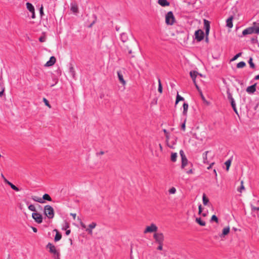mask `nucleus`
I'll use <instances>...</instances> for the list:
<instances>
[{
    "label": "nucleus",
    "mask_w": 259,
    "mask_h": 259,
    "mask_svg": "<svg viewBox=\"0 0 259 259\" xmlns=\"http://www.w3.org/2000/svg\"><path fill=\"white\" fill-rule=\"evenodd\" d=\"M231 160H230V159H229L225 162V164L226 166V170L227 171L229 170L230 166L231 165Z\"/></svg>",
    "instance_id": "obj_30"
},
{
    "label": "nucleus",
    "mask_w": 259,
    "mask_h": 259,
    "mask_svg": "<svg viewBox=\"0 0 259 259\" xmlns=\"http://www.w3.org/2000/svg\"><path fill=\"white\" fill-rule=\"evenodd\" d=\"M178 157V154L176 152H171L170 155V160L172 162H176Z\"/></svg>",
    "instance_id": "obj_21"
},
{
    "label": "nucleus",
    "mask_w": 259,
    "mask_h": 259,
    "mask_svg": "<svg viewBox=\"0 0 259 259\" xmlns=\"http://www.w3.org/2000/svg\"><path fill=\"white\" fill-rule=\"evenodd\" d=\"M56 62V59L55 57L52 56L50 60L45 64V67H51L54 65Z\"/></svg>",
    "instance_id": "obj_14"
},
{
    "label": "nucleus",
    "mask_w": 259,
    "mask_h": 259,
    "mask_svg": "<svg viewBox=\"0 0 259 259\" xmlns=\"http://www.w3.org/2000/svg\"><path fill=\"white\" fill-rule=\"evenodd\" d=\"M158 227L154 223H151L149 225L146 226L143 231L144 235L149 233H155L158 231Z\"/></svg>",
    "instance_id": "obj_1"
},
{
    "label": "nucleus",
    "mask_w": 259,
    "mask_h": 259,
    "mask_svg": "<svg viewBox=\"0 0 259 259\" xmlns=\"http://www.w3.org/2000/svg\"><path fill=\"white\" fill-rule=\"evenodd\" d=\"M157 249L158 250H162V245L161 244H160V245L158 246V247H157Z\"/></svg>",
    "instance_id": "obj_56"
},
{
    "label": "nucleus",
    "mask_w": 259,
    "mask_h": 259,
    "mask_svg": "<svg viewBox=\"0 0 259 259\" xmlns=\"http://www.w3.org/2000/svg\"><path fill=\"white\" fill-rule=\"evenodd\" d=\"M39 12H40V16H42L44 15L43 6H41V7L40 8Z\"/></svg>",
    "instance_id": "obj_49"
},
{
    "label": "nucleus",
    "mask_w": 259,
    "mask_h": 259,
    "mask_svg": "<svg viewBox=\"0 0 259 259\" xmlns=\"http://www.w3.org/2000/svg\"><path fill=\"white\" fill-rule=\"evenodd\" d=\"M181 128L184 131L186 130V120H185L184 122L182 124Z\"/></svg>",
    "instance_id": "obj_47"
},
{
    "label": "nucleus",
    "mask_w": 259,
    "mask_h": 259,
    "mask_svg": "<svg viewBox=\"0 0 259 259\" xmlns=\"http://www.w3.org/2000/svg\"><path fill=\"white\" fill-rule=\"evenodd\" d=\"M159 147L160 150L161 151H163V148H162V146L161 144H159Z\"/></svg>",
    "instance_id": "obj_58"
},
{
    "label": "nucleus",
    "mask_w": 259,
    "mask_h": 259,
    "mask_svg": "<svg viewBox=\"0 0 259 259\" xmlns=\"http://www.w3.org/2000/svg\"><path fill=\"white\" fill-rule=\"evenodd\" d=\"M158 91L160 93H162V87L160 79H158Z\"/></svg>",
    "instance_id": "obj_34"
},
{
    "label": "nucleus",
    "mask_w": 259,
    "mask_h": 259,
    "mask_svg": "<svg viewBox=\"0 0 259 259\" xmlns=\"http://www.w3.org/2000/svg\"><path fill=\"white\" fill-rule=\"evenodd\" d=\"M208 151L205 152L203 154V162L204 163H207V153Z\"/></svg>",
    "instance_id": "obj_32"
},
{
    "label": "nucleus",
    "mask_w": 259,
    "mask_h": 259,
    "mask_svg": "<svg viewBox=\"0 0 259 259\" xmlns=\"http://www.w3.org/2000/svg\"><path fill=\"white\" fill-rule=\"evenodd\" d=\"M184 100V98L181 96L179 95V94L178 93L177 98H176V104H177L180 101H183Z\"/></svg>",
    "instance_id": "obj_31"
},
{
    "label": "nucleus",
    "mask_w": 259,
    "mask_h": 259,
    "mask_svg": "<svg viewBox=\"0 0 259 259\" xmlns=\"http://www.w3.org/2000/svg\"><path fill=\"white\" fill-rule=\"evenodd\" d=\"M46 248L49 249V251L53 254L54 257L56 255H60L59 251L56 248L53 244H48Z\"/></svg>",
    "instance_id": "obj_7"
},
{
    "label": "nucleus",
    "mask_w": 259,
    "mask_h": 259,
    "mask_svg": "<svg viewBox=\"0 0 259 259\" xmlns=\"http://www.w3.org/2000/svg\"><path fill=\"white\" fill-rule=\"evenodd\" d=\"M71 10L74 13L78 12V7L76 5H72L71 7Z\"/></svg>",
    "instance_id": "obj_27"
},
{
    "label": "nucleus",
    "mask_w": 259,
    "mask_h": 259,
    "mask_svg": "<svg viewBox=\"0 0 259 259\" xmlns=\"http://www.w3.org/2000/svg\"><path fill=\"white\" fill-rule=\"evenodd\" d=\"M97 226V224L95 222H92L91 223L88 227L86 228L85 231L88 232V233L90 235L93 234V230Z\"/></svg>",
    "instance_id": "obj_13"
},
{
    "label": "nucleus",
    "mask_w": 259,
    "mask_h": 259,
    "mask_svg": "<svg viewBox=\"0 0 259 259\" xmlns=\"http://www.w3.org/2000/svg\"><path fill=\"white\" fill-rule=\"evenodd\" d=\"M188 107H189V106H188V104L187 103H184V104L183 105V114L184 115H186L187 114Z\"/></svg>",
    "instance_id": "obj_22"
},
{
    "label": "nucleus",
    "mask_w": 259,
    "mask_h": 259,
    "mask_svg": "<svg viewBox=\"0 0 259 259\" xmlns=\"http://www.w3.org/2000/svg\"><path fill=\"white\" fill-rule=\"evenodd\" d=\"M28 209L32 211H36V208L35 206L33 204H30L28 206Z\"/></svg>",
    "instance_id": "obj_41"
},
{
    "label": "nucleus",
    "mask_w": 259,
    "mask_h": 259,
    "mask_svg": "<svg viewBox=\"0 0 259 259\" xmlns=\"http://www.w3.org/2000/svg\"><path fill=\"white\" fill-rule=\"evenodd\" d=\"M214 164V163L212 162V163H211V164L207 167V169H209L211 168L212 166Z\"/></svg>",
    "instance_id": "obj_60"
},
{
    "label": "nucleus",
    "mask_w": 259,
    "mask_h": 259,
    "mask_svg": "<svg viewBox=\"0 0 259 259\" xmlns=\"http://www.w3.org/2000/svg\"><path fill=\"white\" fill-rule=\"evenodd\" d=\"M55 259H60V255H56L54 257Z\"/></svg>",
    "instance_id": "obj_61"
},
{
    "label": "nucleus",
    "mask_w": 259,
    "mask_h": 259,
    "mask_svg": "<svg viewBox=\"0 0 259 259\" xmlns=\"http://www.w3.org/2000/svg\"><path fill=\"white\" fill-rule=\"evenodd\" d=\"M258 208H259V207H256L254 206H251V209L252 210H257Z\"/></svg>",
    "instance_id": "obj_54"
},
{
    "label": "nucleus",
    "mask_w": 259,
    "mask_h": 259,
    "mask_svg": "<svg viewBox=\"0 0 259 259\" xmlns=\"http://www.w3.org/2000/svg\"><path fill=\"white\" fill-rule=\"evenodd\" d=\"M204 32L201 29L197 30L195 32V37L198 41H201L204 38Z\"/></svg>",
    "instance_id": "obj_10"
},
{
    "label": "nucleus",
    "mask_w": 259,
    "mask_h": 259,
    "mask_svg": "<svg viewBox=\"0 0 259 259\" xmlns=\"http://www.w3.org/2000/svg\"><path fill=\"white\" fill-rule=\"evenodd\" d=\"M246 65V64L243 61H241L239 63H238L237 64V67L238 68H243L244 67H245Z\"/></svg>",
    "instance_id": "obj_29"
},
{
    "label": "nucleus",
    "mask_w": 259,
    "mask_h": 259,
    "mask_svg": "<svg viewBox=\"0 0 259 259\" xmlns=\"http://www.w3.org/2000/svg\"><path fill=\"white\" fill-rule=\"evenodd\" d=\"M42 200H48L49 201H52V198L50 196V195L48 194H45L43 195L42 196Z\"/></svg>",
    "instance_id": "obj_28"
},
{
    "label": "nucleus",
    "mask_w": 259,
    "mask_h": 259,
    "mask_svg": "<svg viewBox=\"0 0 259 259\" xmlns=\"http://www.w3.org/2000/svg\"><path fill=\"white\" fill-rule=\"evenodd\" d=\"M2 80V75L1 74H0V87H2L3 85Z\"/></svg>",
    "instance_id": "obj_55"
},
{
    "label": "nucleus",
    "mask_w": 259,
    "mask_h": 259,
    "mask_svg": "<svg viewBox=\"0 0 259 259\" xmlns=\"http://www.w3.org/2000/svg\"><path fill=\"white\" fill-rule=\"evenodd\" d=\"M70 230H67L66 232V234L67 235H69L70 234Z\"/></svg>",
    "instance_id": "obj_62"
},
{
    "label": "nucleus",
    "mask_w": 259,
    "mask_h": 259,
    "mask_svg": "<svg viewBox=\"0 0 259 259\" xmlns=\"http://www.w3.org/2000/svg\"><path fill=\"white\" fill-rule=\"evenodd\" d=\"M163 131L165 134V139H168L171 136L170 134L165 129H164Z\"/></svg>",
    "instance_id": "obj_42"
},
{
    "label": "nucleus",
    "mask_w": 259,
    "mask_h": 259,
    "mask_svg": "<svg viewBox=\"0 0 259 259\" xmlns=\"http://www.w3.org/2000/svg\"><path fill=\"white\" fill-rule=\"evenodd\" d=\"M70 215L72 216L74 220H75L76 218V214L75 213H71Z\"/></svg>",
    "instance_id": "obj_51"
},
{
    "label": "nucleus",
    "mask_w": 259,
    "mask_h": 259,
    "mask_svg": "<svg viewBox=\"0 0 259 259\" xmlns=\"http://www.w3.org/2000/svg\"><path fill=\"white\" fill-rule=\"evenodd\" d=\"M180 154L181 159H182L181 168L182 169H185V167L188 164V159H187L186 156L185 155V153H184L183 150H181L180 151Z\"/></svg>",
    "instance_id": "obj_8"
},
{
    "label": "nucleus",
    "mask_w": 259,
    "mask_h": 259,
    "mask_svg": "<svg viewBox=\"0 0 259 259\" xmlns=\"http://www.w3.org/2000/svg\"><path fill=\"white\" fill-rule=\"evenodd\" d=\"M255 79H259V74L255 77Z\"/></svg>",
    "instance_id": "obj_64"
},
{
    "label": "nucleus",
    "mask_w": 259,
    "mask_h": 259,
    "mask_svg": "<svg viewBox=\"0 0 259 259\" xmlns=\"http://www.w3.org/2000/svg\"><path fill=\"white\" fill-rule=\"evenodd\" d=\"M198 209H199V211H198V213L199 214H200L201 212H202V207H201V205H200L198 207Z\"/></svg>",
    "instance_id": "obj_52"
},
{
    "label": "nucleus",
    "mask_w": 259,
    "mask_h": 259,
    "mask_svg": "<svg viewBox=\"0 0 259 259\" xmlns=\"http://www.w3.org/2000/svg\"><path fill=\"white\" fill-rule=\"evenodd\" d=\"M230 232V227H226L223 229L222 236H225L228 234Z\"/></svg>",
    "instance_id": "obj_25"
},
{
    "label": "nucleus",
    "mask_w": 259,
    "mask_h": 259,
    "mask_svg": "<svg viewBox=\"0 0 259 259\" xmlns=\"http://www.w3.org/2000/svg\"><path fill=\"white\" fill-rule=\"evenodd\" d=\"M233 17L232 16H230L226 21L227 23V26L229 28H232L233 27Z\"/></svg>",
    "instance_id": "obj_17"
},
{
    "label": "nucleus",
    "mask_w": 259,
    "mask_h": 259,
    "mask_svg": "<svg viewBox=\"0 0 259 259\" xmlns=\"http://www.w3.org/2000/svg\"><path fill=\"white\" fill-rule=\"evenodd\" d=\"M199 94L201 96V98L202 99V100H203V101L206 103L207 104H208V102L206 101V100L205 99V97H204V96L203 95V94L202 93V91H199Z\"/></svg>",
    "instance_id": "obj_36"
},
{
    "label": "nucleus",
    "mask_w": 259,
    "mask_h": 259,
    "mask_svg": "<svg viewBox=\"0 0 259 259\" xmlns=\"http://www.w3.org/2000/svg\"><path fill=\"white\" fill-rule=\"evenodd\" d=\"M243 184H244L243 181H241V186L238 189V191L240 193H242V191L245 189V187L244 186Z\"/></svg>",
    "instance_id": "obj_33"
},
{
    "label": "nucleus",
    "mask_w": 259,
    "mask_h": 259,
    "mask_svg": "<svg viewBox=\"0 0 259 259\" xmlns=\"http://www.w3.org/2000/svg\"><path fill=\"white\" fill-rule=\"evenodd\" d=\"M3 180H4V182L5 183H6V184H7V183L9 182V181H8V180L6 178H5L3 179Z\"/></svg>",
    "instance_id": "obj_59"
},
{
    "label": "nucleus",
    "mask_w": 259,
    "mask_h": 259,
    "mask_svg": "<svg viewBox=\"0 0 259 259\" xmlns=\"http://www.w3.org/2000/svg\"><path fill=\"white\" fill-rule=\"evenodd\" d=\"M7 184L9 185L10 187H11L13 185V184L11 182H9L7 183Z\"/></svg>",
    "instance_id": "obj_63"
},
{
    "label": "nucleus",
    "mask_w": 259,
    "mask_h": 259,
    "mask_svg": "<svg viewBox=\"0 0 259 259\" xmlns=\"http://www.w3.org/2000/svg\"><path fill=\"white\" fill-rule=\"evenodd\" d=\"M168 192L170 194H174L176 192V189L175 187H171L168 190Z\"/></svg>",
    "instance_id": "obj_37"
},
{
    "label": "nucleus",
    "mask_w": 259,
    "mask_h": 259,
    "mask_svg": "<svg viewBox=\"0 0 259 259\" xmlns=\"http://www.w3.org/2000/svg\"><path fill=\"white\" fill-rule=\"evenodd\" d=\"M227 93L228 95V98L230 100V101L231 102L232 101H234V100L233 98L232 97L231 94L230 92L229 89H228Z\"/></svg>",
    "instance_id": "obj_35"
},
{
    "label": "nucleus",
    "mask_w": 259,
    "mask_h": 259,
    "mask_svg": "<svg viewBox=\"0 0 259 259\" xmlns=\"http://www.w3.org/2000/svg\"><path fill=\"white\" fill-rule=\"evenodd\" d=\"M32 199L34 201L38 202L40 203H44V201L42 200V198L39 197L38 196H33L32 197Z\"/></svg>",
    "instance_id": "obj_20"
},
{
    "label": "nucleus",
    "mask_w": 259,
    "mask_h": 259,
    "mask_svg": "<svg viewBox=\"0 0 259 259\" xmlns=\"http://www.w3.org/2000/svg\"><path fill=\"white\" fill-rule=\"evenodd\" d=\"M44 213L49 219H53L54 217V210L53 208L47 205L44 207Z\"/></svg>",
    "instance_id": "obj_4"
},
{
    "label": "nucleus",
    "mask_w": 259,
    "mask_h": 259,
    "mask_svg": "<svg viewBox=\"0 0 259 259\" xmlns=\"http://www.w3.org/2000/svg\"><path fill=\"white\" fill-rule=\"evenodd\" d=\"M188 174H191L193 173V170L192 168H190L189 170L186 171Z\"/></svg>",
    "instance_id": "obj_53"
},
{
    "label": "nucleus",
    "mask_w": 259,
    "mask_h": 259,
    "mask_svg": "<svg viewBox=\"0 0 259 259\" xmlns=\"http://www.w3.org/2000/svg\"><path fill=\"white\" fill-rule=\"evenodd\" d=\"M241 54L242 53H239L238 54H237V55H236L231 60V61H234L235 60H236L238 58H239V57H240L241 56Z\"/></svg>",
    "instance_id": "obj_44"
},
{
    "label": "nucleus",
    "mask_w": 259,
    "mask_h": 259,
    "mask_svg": "<svg viewBox=\"0 0 259 259\" xmlns=\"http://www.w3.org/2000/svg\"><path fill=\"white\" fill-rule=\"evenodd\" d=\"M204 28L205 29V35H206V41H208V35L209 33V29H210V23L209 22L206 20L204 19Z\"/></svg>",
    "instance_id": "obj_9"
},
{
    "label": "nucleus",
    "mask_w": 259,
    "mask_h": 259,
    "mask_svg": "<svg viewBox=\"0 0 259 259\" xmlns=\"http://www.w3.org/2000/svg\"><path fill=\"white\" fill-rule=\"evenodd\" d=\"M231 106H232L233 108H235L236 107V105H235L234 100L231 101Z\"/></svg>",
    "instance_id": "obj_50"
},
{
    "label": "nucleus",
    "mask_w": 259,
    "mask_h": 259,
    "mask_svg": "<svg viewBox=\"0 0 259 259\" xmlns=\"http://www.w3.org/2000/svg\"><path fill=\"white\" fill-rule=\"evenodd\" d=\"M43 101L45 103V104L49 108H51V106L50 104L49 101L47 100V99L45 98H43Z\"/></svg>",
    "instance_id": "obj_39"
},
{
    "label": "nucleus",
    "mask_w": 259,
    "mask_h": 259,
    "mask_svg": "<svg viewBox=\"0 0 259 259\" xmlns=\"http://www.w3.org/2000/svg\"><path fill=\"white\" fill-rule=\"evenodd\" d=\"M69 71H70V72L71 73L72 76L73 77H74L75 75V70H74V68H73V66H71L69 68Z\"/></svg>",
    "instance_id": "obj_38"
},
{
    "label": "nucleus",
    "mask_w": 259,
    "mask_h": 259,
    "mask_svg": "<svg viewBox=\"0 0 259 259\" xmlns=\"http://www.w3.org/2000/svg\"><path fill=\"white\" fill-rule=\"evenodd\" d=\"M26 8L27 10L32 13L31 18L32 19L35 18V9L33 6L30 3H27L26 4Z\"/></svg>",
    "instance_id": "obj_12"
},
{
    "label": "nucleus",
    "mask_w": 259,
    "mask_h": 259,
    "mask_svg": "<svg viewBox=\"0 0 259 259\" xmlns=\"http://www.w3.org/2000/svg\"><path fill=\"white\" fill-rule=\"evenodd\" d=\"M248 63H249V65L251 68H254L255 65H254V63L252 62V58H250Z\"/></svg>",
    "instance_id": "obj_43"
},
{
    "label": "nucleus",
    "mask_w": 259,
    "mask_h": 259,
    "mask_svg": "<svg viewBox=\"0 0 259 259\" xmlns=\"http://www.w3.org/2000/svg\"><path fill=\"white\" fill-rule=\"evenodd\" d=\"M117 75H118V79H119L120 82L123 85H125L126 84V82L124 80L123 76L122 74H121V73L120 71H118L117 72Z\"/></svg>",
    "instance_id": "obj_18"
},
{
    "label": "nucleus",
    "mask_w": 259,
    "mask_h": 259,
    "mask_svg": "<svg viewBox=\"0 0 259 259\" xmlns=\"http://www.w3.org/2000/svg\"><path fill=\"white\" fill-rule=\"evenodd\" d=\"M196 222L201 226H205V222L203 221L200 218H196Z\"/></svg>",
    "instance_id": "obj_24"
},
{
    "label": "nucleus",
    "mask_w": 259,
    "mask_h": 259,
    "mask_svg": "<svg viewBox=\"0 0 259 259\" xmlns=\"http://www.w3.org/2000/svg\"><path fill=\"white\" fill-rule=\"evenodd\" d=\"M202 201L204 205H207L209 202L208 198L206 196L205 194H203L202 197Z\"/></svg>",
    "instance_id": "obj_23"
},
{
    "label": "nucleus",
    "mask_w": 259,
    "mask_h": 259,
    "mask_svg": "<svg viewBox=\"0 0 259 259\" xmlns=\"http://www.w3.org/2000/svg\"><path fill=\"white\" fill-rule=\"evenodd\" d=\"M32 217L35 220V221L38 224H40L42 222V215L39 213H37V212L32 213Z\"/></svg>",
    "instance_id": "obj_11"
},
{
    "label": "nucleus",
    "mask_w": 259,
    "mask_h": 259,
    "mask_svg": "<svg viewBox=\"0 0 259 259\" xmlns=\"http://www.w3.org/2000/svg\"><path fill=\"white\" fill-rule=\"evenodd\" d=\"M175 22V18L171 11L168 12L165 16V23L167 25H172Z\"/></svg>",
    "instance_id": "obj_5"
},
{
    "label": "nucleus",
    "mask_w": 259,
    "mask_h": 259,
    "mask_svg": "<svg viewBox=\"0 0 259 259\" xmlns=\"http://www.w3.org/2000/svg\"><path fill=\"white\" fill-rule=\"evenodd\" d=\"M196 89H197L198 91L199 92V91H201L199 89V88L198 87V86L197 85L196 82H195V83H194Z\"/></svg>",
    "instance_id": "obj_57"
},
{
    "label": "nucleus",
    "mask_w": 259,
    "mask_h": 259,
    "mask_svg": "<svg viewBox=\"0 0 259 259\" xmlns=\"http://www.w3.org/2000/svg\"><path fill=\"white\" fill-rule=\"evenodd\" d=\"M253 33L257 34L259 33V26H254L244 29L242 32V34L243 35H245L247 34H252Z\"/></svg>",
    "instance_id": "obj_3"
},
{
    "label": "nucleus",
    "mask_w": 259,
    "mask_h": 259,
    "mask_svg": "<svg viewBox=\"0 0 259 259\" xmlns=\"http://www.w3.org/2000/svg\"><path fill=\"white\" fill-rule=\"evenodd\" d=\"M55 231L56 232V234L55 237V241H58L61 239L62 235L58 231H57L56 230Z\"/></svg>",
    "instance_id": "obj_26"
},
{
    "label": "nucleus",
    "mask_w": 259,
    "mask_h": 259,
    "mask_svg": "<svg viewBox=\"0 0 259 259\" xmlns=\"http://www.w3.org/2000/svg\"><path fill=\"white\" fill-rule=\"evenodd\" d=\"M178 138L174 135H171L168 139H165L166 145L171 149H175Z\"/></svg>",
    "instance_id": "obj_2"
},
{
    "label": "nucleus",
    "mask_w": 259,
    "mask_h": 259,
    "mask_svg": "<svg viewBox=\"0 0 259 259\" xmlns=\"http://www.w3.org/2000/svg\"><path fill=\"white\" fill-rule=\"evenodd\" d=\"M1 87V91H0V96H3V95L4 94V92L5 91V88L3 87V85Z\"/></svg>",
    "instance_id": "obj_48"
},
{
    "label": "nucleus",
    "mask_w": 259,
    "mask_h": 259,
    "mask_svg": "<svg viewBox=\"0 0 259 259\" xmlns=\"http://www.w3.org/2000/svg\"><path fill=\"white\" fill-rule=\"evenodd\" d=\"M198 74V72L195 71H191L190 72V75L191 77L192 78L193 83H195L196 82V78Z\"/></svg>",
    "instance_id": "obj_16"
},
{
    "label": "nucleus",
    "mask_w": 259,
    "mask_h": 259,
    "mask_svg": "<svg viewBox=\"0 0 259 259\" xmlns=\"http://www.w3.org/2000/svg\"><path fill=\"white\" fill-rule=\"evenodd\" d=\"M46 38L45 35L40 37L39 38V40L41 42H45L46 41Z\"/></svg>",
    "instance_id": "obj_45"
},
{
    "label": "nucleus",
    "mask_w": 259,
    "mask_h": 259,
    "mask_svg": "<svg viewBox=\"0 0 259 259\" xmlns=\"http://www.w3.org/2000/svg\"><path fill=\"white\" fill-rule=\"evenodd\" d=\"M11 188L13 190H15V191H17V192L19 191V189L17 187H16V186H15L14 184H13V185L11 187Z\"/></svg>",
    "instance_id": "obj_46"
},
{
    "label": "nucleus",
    "mask_w": 259,
    "mask_h": 259,
    "mask_svg": "<svg viewBox=\"0 0 259 259\" xmlns=\"http://www.w3.org/2000/svg\"><path fill=\"white\" fill-rule=\"evenodd\" d=\"M210 221H214V222H216L217 223H218V221H219L218 218H217V217L215 215H213L211 218Z\"/></svg>",
    "instance_id": "obj_40"
},
{
    "label": "nucleus",
    "mask_w": 259,
    "mask_h": 259,
    "mask_svg": "<svg viewBox=\"0 0 259 259\" xmlns=\"http://www.w3.org/2000/svg\"><path fill=\"white\" fill-rule=\"evenodd\" d=\"M256 91V84H254L247 88L246 92L249 94H253Z\"/></svg>",
    "instance_id": "obj_15"
},
{
    "label": "nucleus",
    "mask_w": 259,
    "mask_h": 259,
    "mask_svg": "<svg viewBox=\"0 0 259 259\" xmlns=\"http://www.w3.org/2000/svg\"><path fill=\"white\" fill-rule=\"evenodd\" d=\"M158 3L162 7L168 6L169 5V3L167 0H158Z\"/></svg>",
    "instance_id": "obj_19"
},
{
    "label": "nucleus",
    "mask_w": 259,
    "mask_h": 259,
    "mask_svg": "<svg viewBox=\"0 0 259 259\" xmlns=\"http://www.w3.org/2000/svg\"><path fill=\"white\" fill-rule=\"evenodd\" d=\"M153 238L155 241L157 243H162L165 241L164 234L158 231L153 234Z\"/></svg>",
    "instance_id": "obj_6"
}]
</instances>
